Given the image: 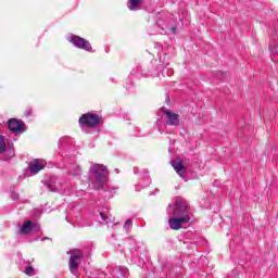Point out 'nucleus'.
Segmentation results:
<instances>
[{"instance_id":"1","label":"nucleus","mask_w":278,"mask_h":278,"mask_svg":"<svg viewBox=\"0 0 278 278\" xmlns=\"http://www.w3.org/2000/svg\"><path fill=\"white\" fill-rule=\"evenodd\" d=\"M167 214L169 216L168 226L173 231H179L182 225H186L192 216V211L188 202L178 200L174 204H169L167 207Z\"/></svg>"},{"instance_id":"2","label":"nucleus","mask_w":278,"mask_h":278,"mask_svg":"<svg viewBox=\"0 0 278 278\" xmlns=\"http://www.w3.org/2000/svg\"><path fill=\"white\" fill-rule=\"evenodd\" d=\"M156 25L162 29V34L177 33V17L168 12L157 14Z\"/></svg>"},{"instance_id":"3","label":"nucleus","mask_w":278,"mask_h":278,"mask_svg":"<svg viewBox=\"0 0 278 278\" xmlns=\"http://www.w3.org/2000/svg\"><path fill=\"white\" fill-rule=\"evenodd\" d=\"M90 173L94 175L93 186L97 190H101L103 186L108 182V177L110 172H108V167L102 164H93L90 167Z\"/></svg>"},{"instance_id":"4","label":"nucleus","mask_w":278,"mask_h":278,"mask_svg":"<svg viewBox=\"0 0 278 278\" xmlns=\"http://www.w3.org/2000/svg\"><path fill=\"white\" fill-rule=\"evenodd\" d=\"M80 127H87L89 129H93L94 127H99V123H101V117L94 113H86L78 121Z\"/></svg>"},{"instance_id":"5","label":"nucleus","mask_w":278,"mask_h":278,"mask_svg":"<svg viewBox=\"0 0 278 278\" xmlns=\"http://www.w3.org/2000/svg\"><path fill=\"white\" fill-rule=\"evenodd\" d=\"M71 257H70V270L72 275H77V268L79 266V262L84 257V252L81 250H73L71 251Z\"/></svg>"},{"instance_id":"6","label":"nucleus","mask_w":278,"mask_h":278,"mask_svg":"<svg viewBox=\"0 0 278 278\" xmlns=\"http://www.w3.org/2000/svg\"><path fill=\"white\" fill-rule=\"evenodd\" d=\"M67 40L74 45V47H77V49H84V51H92V46L90 45V41L77 36L72 35L67 37Z\"/></svg>"},{"instance_id":"7","label":"nucleus","mask_w":278,"mask_h":278,"mask_svg":"<svg viewBox=\"0 0 278 278\" xmlns=\"http://www.w3.org/2000/svg\"><path fill=\"white\" fill-rule=\"evenodd\" d=\"M172 166H173L174 170L177 173V175H179V177H181L182 179H186V173H187L188 168L185 167L184 161L174 160V161H172Z\"/></svg>"},{"instance_id":"8","label":"nucleus","mask_w":278,"mask_h":278,"mask_svg":"<svg viewBox=\"0 0 278 278\" xmlns=\"http://www.w3.org/2000/svg\"><path fill=\"white\" fill-rule=\"evenodd\" d=\"M163 114L167 117V125L179 127V114L173 113L170 110H163Z\"/></svg>"},{"instance_id":"9","label":"nucleus","mask_w":278,"mask_h":278,"mask_svg":"<svg viewBox=\"0 0 278 278\" xmlns=\"http://www.w3.org/2000/svg\"><path fill=\"white\" fill-rule=\"evenodd\" d=\"M8 125L10 131H13V134H23L25 131V129L23 128V122L16 118L9 119Z\"/></svg>"},{"instance_id":"10","label":"nucleus","mask_w":278,"mask_h":278,"mask_svg":"<svg viewBox=\"0 0 278 278\" xmlns=\"http://www.w3.org/2000/svg\"><path fill=\"white\" fill-rule=\"evenodd\" d=\"M45 166H47V161L37 159L29 164L28 170H30L33 175H38Z\"/></svg>"},{"instance_id":"11","label":"nucleus","mask_w":278,"mask_h":278,"mask_svg":"<svg viewBox=\"0 0 278 278\" xmlns=\"http://www.w3.org/2000/svg\"><path fill=\"white\" fill-rule=\"evenodd\" d=\"M31 231H40V226L31 220L25 222L20 230L23 235L31 233Z\"/></svg>"},{"instance_id":"12","label":"nucleus","mask_w":278,"mask_h":278,"mask_svg":"<svg viewBox=\"0 0 278 278\" xmlns=\"http://www.w3.org/2000/svg\"><path fill=\"white\" fill-rule=\"evenodd\" d=\"M115 273H117V277H121V278H127L129 275V270L122 266L116 267Z\"/></svg>"},{"instance_id":"13","label":"nucleus","mask_w":278,"mask_h":278,"mask_svg":"<svg viewBox=\"0 0 278 278\" xmlns=\"http://www.w3.org/2000/svg\"><path fill=\"white\" fill-rule=\"evenodd\" d=\"M140 3H142V0H129L128 8L136 12L137 10H140Z\"/></svg>"},{"instance_id":"14","label":"nucleus","mask_w":278,"mask_h":278,"mask_svg":"<svg viewBox=\"0 0 278 278\" xmlns=\"http://www.w3.org/2000/svg\"><path fill=\"white\" fill-rule=\"evenodd\" d=\"M70 175H73L74 177H79L81 175V167L78 165H74L70 168Z\"/></svg>"},{"instance_id":"15","label":"nucleus","mask_w":278,"mask_h":278,"mask_svg":"<svg viewBox=\"0 0 278 278\" xmlns=\"http://www.w3.org/2000/svg\"><path fill=\"white\" fill-rule=\"evenodd\" d=\"M8 151V146L5 144V140L3 136L0 135V153H5Z\"/></svg>"},{"instance_id":"16","label":"nucleus","mask_w":278,"mask_h":278,"mask_svg":"<svg viewBox=\"0 0 278 278\" xmlns=\"http://www.w3.org/2000/svg\"><path fill=\"white\" fill-rule=\"evenodd\" d=\"M269 51H270L271 60H275V55H277V45L269 43Z\"/></svg>"},{"instance_id":"17","label":"nucleus","mask_w":278,"mask_h":278,"mask_svg":"<svg viewBox=\"0 0 278 278\" xmlns=\"http://www.w3.org/2000/svg\"><path fill=\"white\" fill-rule=\"evenodd\" d=\"M143 179L146 184L143 185V188H147L151 184V178H149V173L147 170H143Z\"/></svg>"},{"instance_id":"18","label":"nucleus","mask_w":278,"mask_h":278,"mask_svg":"<svg viewBox=\"0 0 278 278\" xmlns=\"http://www.w3.org/2000/svg\"><path fill=\"white\" fill-rule=\"evenodd\" d=\"M25 275H28V277H34V267L31 266L26 267Z\"/></svg>"},{"instance_id":"19","label":"nucleus","mask_w":278,"mask_h":278,"mask_svg":"<svg viewBox=\"0 0 278 278\" xmlns=\"http://www.w3.org/2000/svg\"><path fill=\"white\" fill-rule=\"evenodd\" d=\"M100 216L102 218V220L108 225V223H112V219L108 216H105V214L100 213Z\"/></svg>"},{"instance_id":"20","label":"nucleus","mask_w":278,"mask_h":278,"mask_svg":"<svg viewBox=\"0 0 278 278\" xmlns=\"http://www.w3.org/2000/svg\"><path fill=\"white\" fill-rule=\"evenodd\" d=\"M124 229L126 231H129V229H131V219L126 220V223L124 224Z\"/></svg>"},{"instance_id":"21","label":"nucleus","mask_w":278,"mask_h":278,"mask_svg":"<svg viewBox=\"0 0 278 278\" xmlns=\"http://www.w3.org/2000/svg\"><path fill=\"white\" fill-rule=\"evenodd\" d=\"M12 200L13 201H18V194L17 193H12Z\"/></svg>"},{"instance_id":"22","label":"nucleus","mask_w":278,"mask_h":278,"mask_svg":"<svg viewBox=\"0 0 278 278\" xmlns=\"http://www.w3.org/2000/svg\"><path fill=\"white\" fill-rule=\"evenodd\" d=\"M26 116H31V109H28V110L26 111Z\"/></svg>"},{"instance_id":"23","label":"nucleus","mask_w":278,"mask_h":278,"mask_svg":"<svg viewBox=\"0 0 278 278\" xmlns=\"http://www.w3.org/2000/svg\"><path fill=\"white\" fill-rule=\"evenodd\" d=\"M134 173L138 174V167H134Z\"/></svg>"},{"instance_id":"24","label":"nucleus","mask_w":278,"mask_h":278,"mask_svg":"<svg viewBox=\"0 0 278 278\" xmlns=\"http://www.w3.org/2000/svg\"><path fill=\"white\" fill-rule=\"evenodd\" d=\"M65 138H61L60 139V143L62 144V142H64Z\"/></svg>"},{"instance_id":"25","label":"nucleus","mask_w":278,"mask_h":278,"mask_svg":"<svg viewBox=\"0 0 278 278\" xmlns=\"http://www.w3.org/2000/svg\"><path fill=\"white\" fill-rule=\"evenodd\" d=\"M173 74V70H170L169 72H168V75L170 76Z\"/></svg>"}]
</instances>
